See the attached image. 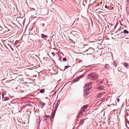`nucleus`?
Segmentation results:
<instances>
[{
  "label": "nucleus",
  "mask_w": 129,
  "mask_h": 129,
  "mask_svg": "<svg viewBox=\"0 0 129 129\" xmlns=\"http://www.w3.org/2000/svg\"><path fill=\"white\" fill-rule=\"evenodd\" d=\"M33 56L34 57H35V56H36V57H37L38 58L39 57L37 55H36L35 54H33Z\"/></svg>",
  "instance_id": "nucleus-27"
},
{
  "label": "nucleus",
  "mask_w": 129,
  "mask_h": 129,
  "mask_svg": "<svg viewBox=\"0 0 129 129\" xmlns=\"http://www.w3.org/2000/svg\"><path fill=\"white\" fill-rule=\"evenodd\" d=\"M98 77V74H94L93 73L92 79L95 80L97 79Z\"/></svg>",
  "instance_id": "nucleus-3"
},
{
  "label": "nucleus",
  "mask_w": 129,
  "mask_h": 129,
  "mask_svg": "<svg viewBox=\"0 0 129 129\" xmlns=\"http://www.w3.org/2000/svg\"><path fill=\"white\" fill-rule=\"evenodd\" d=\"M58 107V106H55V108L54 111V112H52L51 114V116L52 117V120H53L54 117L55 116V113Z\"/></svg>",
  "instance_id": "nucleus-2"
},
{
  "label": "nucleus",
  "mask_w": 129,
  "mask_h": 129,
  "mask_svg": "<svg viewBox=\"0 0 129 129\" xmlns=\"http://www.w3.org/2000/svg\"><path fill=\"white\" fill-rule=\"evenodd\" d=\"M88 51V54H91L94 51V49L91 47H90L89 48L87 49L84 51Z\"/></svg>",
  "instance_id": "nucleus-1"
},
{
  "label": "nucleus",
  "mask_w": 129,
  "mask_h": 129,
  "mask_svg": "<svg viewBox=\"0 0 129 129\" xmlns=\"http://www.w3.org/2000/svg\"><path fill=\"white\" fill-rule=\"evenodd\" d=\"M109 66L108 64H105V67L107 69H109Z\"/></svg>",
  "instance_id": "nucleus-16"
},
{
  "label": "nucleus",
  "mask_w": 129,
  "mask_h": 129,
  "mask_svg": "<svg viewBox=\"0 0 129 129\" xmlns=\"http://www.w3.org/2000/svg\"><path fill=\"white\" fill-rule=\"evenodd\" d=\"M44 89H42L40 90V92L41 93H43L44 92Z\"/></svg>",
  "instance_id": "nucleus-19"
},
{
  "label": "nucleus",
  "mask_w": 129,
  "mask_h": 129,
  "mask_svg": "<svg viewBox=\"0 0 129 129\" xmlns=\"http://www.w3.org/2000/svg\"><path fill=\"white\" fill-rule=\"evenodd\" d=\"M67 60V59L66 58L64 57L63 59V61H65Z\"/></svg>",
  "instance_id": "nucleus-24"
},
{
  "label": "nucleus",
  "mask_w": 129,
  "mask_h": 129,
  "mask_svg": "<svg viewBox=\"0 0 129 129\" xmlns=\"http://www.w3.org/2000/svg\"><path fill=\"white\" fill-rule=\"evenodd\" d=\"M70 66H69L70 67ZM69 67V66H65L64 67V68L65 69H68V67Z\"/></svg>",
  "instance_id": "nucleus-30"
},
{
  "label": "nucleus",
  "mask_w": 129,
  "mask_h": 129,
  "mask_svg": "<svg viewBox=\"0 0 129 129\" xmlns=\"http://www.w3.org/2000/svg\"><path fill=\"white\" fill-rule=\"evenodd\" d=\"M117 64V63H116L115 61H114V63L113 64V65L115 67H116Z\"/></svg>",
  "instance_id": "nucleus-20"
},
{
  "label": "nucleus",
  "mask_w": 129,
  "mask_h": 129,
  "mask_svg": "<svg viewBox=\"0 0 129 129\" xmlns=\"http://www.w3.org/2000/svg\"><path fill=\"white\" fill-rule=\"evenodd\" d=\"M105 93V92H102L100 93L98 95V98L101 97Z\"/></svg>",
  "instance_id": "nucleus-7"
},
{
  "label": "nucleus",
  "mask_w": 129,
  "mask_h": 129,
  "mask_svg": "<svg viewBox=\"0 0 129 129\" xmlns=\"http://www.w3.org/2000/svg\"><path fill=\"white\" fill-rule=\"evenodd\" d=\"M119 98H117V101L118 102H119Z\"/></svg>",
  "instance_id": "nucleus-32"
},
{
  "label": "nucleus",
  "mask_w": 129,
  "mask_h": 129,
  "mask_svg": "<svg viewBox=\"0 0 129 129\" xmlns=\"http://www.w3.org/2000/svg\"><path fill=\"white\" fill-rule=\"evenodd\" d=\"M84 119L81 120L80 121V123H79V124L80 125H82L84 122Z\"/></svg>",
  "instance_id": "nucleus-12"
},
{
  "label": "nucleus",
  "mask_w": 129,
  "mask_h": 129,
  "mask_svg": "<svg viewBox=\"0 0 129 129\" xmlns=\"http://www.w3.org/2000/svg\"><path fill=\"white\" fill-rule=\"evenodd\" d=\"M104 87L102 86H101L98 87L97 89L99 90H102L104 89Z\"/></svg>",
  "instance_id": "nucleus-10"
},
{
  "label": "nucleus",
  "mask_w": 129,
  "mask_h": 129,
  "mask_svg": "<svg viewBox=\"0 0 129 129\" xmlns=\"http://www.w3.org/2000/svg\"><path fill=\"white\" fill-rule=\"evenodd\" d=\"M51 119V121H52L53 120H52V118H51V117H50Z\"/></svg>",
  "instance_id": "nucleus-34"
},
{
  "label": "nucleus",
  "mask_w": 129,
  "mask_h": 129,
  "mask_svg": "<svg viewBox=\"0 0 129 129\" xmlns=\"http://www.w3.org/2000/svg\"><path fill=\"white\" fill-rule=\"evenodd\" d=\"M83 91L84 92L83 95L84 96H87L89 94V92L88 91H86V90H83Z\"/></svg>",
  "instance_id": "nucleus-4"
},
{
  "label": "nucleus",
  "mask_w": 129,
  "mask_h": 129,
  "mask_svg": "<svg viewBox=\"0 0 129 129\" xmlns=\"http://www.w3.org/2000/svg\"><path fill=\"white\" fill-rule=\"evenodd\" d=\"M123 32L124 34H128L129 33L128 31L126 29H124Z\"/></svg>",
  "instance_id": "nucleus-13"
},
{
  "label": "nucleus",
  "mask_w": 129,
  "mask_h": 129,
  "mask_svg": "<svg viewBox=\"0 0 129 129\" xmlns=\"http://www.w3.org/2000/svg\"><path fill=\"white\" fill-rule=\"evenodd\" d=\"M124 66L125 67H127L128 66V64L127 63H125L124 64Z\"/></svg>",
  "instance_id": "nucleus-21"
},
{
  "label": "nucleus",
  "mask_w": 129,
  "mask_h": 129,
  "mask_svg": "<svg viewBox=\"0 0 129 129\" xmlns=\"http://www.w3.org/2000/svg\"><path fill=\"white\" fill-rule=\"evenodd\" d=\"M93 73H91L89 74L87 76V78L88 79H89V78H92V76Z\"/></svg>",
  "instance_id": "nucleus-5"
},
{
  "label": "nucleus",
  "mask_w": 129,
  "mask_h": 129,
  "mask_svg": "<svg viewBox=\"0 0 129 129\" xmlns=\"http://www.w3.org/2000/svg\"><path fill=\"white\" fill-rule=\"evenodd\" d=\"M85 90H86V91H88V90H89L90 89V88H89L87 87V88H85Z\"/></svg>",
  "instance_id": "nucleus-26"
},
{
  "label": "nucleus",
  "mask_w": 129,
  "mask_h": 129,
  "mask_svg": "<svg viewBox=\"0 0 129 129\" xmlns=\"http://www.w3.org/2000/svg\"><path fill=\"white\" fill-rule=\"evenodd\" d=\"M126 113L127 115H128V114L126 112Z\"/></svg>",
  "instance_id": "nucleus-39"
},
{
  "label": "nucleus",
  "mask_w": 129,
  "mask_h": 129,
  "mask_svg": "<svg viewBox=\"0 0 129 129\" xmlns=\"http://www.w3.org/2000/svg\"><path fill=\"white\" fill-rule=\"evenodd\" d=\"M100 83H102V82H101Z\"/></svg>",
  "instance_id": "nucleus-41"
},
{
  "label": "nucleus",
  "mask_w": 129,
  "mask_h": 129,
  "mask_svg": "<svg viewBox=\"0 0 129 129\" xmlns=\"http://www.w3.org/2000/svg\"><path fill=\"white\" fill-rule=\"evenodd\" d=\"M52 55L53 56H54L55 55V53L53 52H52Z\"/></svg>",
  "instance_id": "nucleus-29"
},
{
  "label": "nucleus",
  "mask_w": 129,
  "mask_h": 129,
  "mask_svg": "<svg viewBox=\"0 0 129 129\" xmlns=\"http://www.w3.org/2000/svg\"><path fill=\"white\" fill-rule=\"evenodd\" d=\"M105 8H107L108 10H112L113 9V8L111 6H108L107 5H106L105 6Z\"/></svg>",
  "instance_id": "nucleus-6"
},
{
  "label": "nucleus",
  "mask_w": 129,
  "mask_h": 129,
  "mask_svg": "<svg viewBox=\"0 0 129 129\" xmlns=\"http://www.w3.org/2000/svg\"><path fill=\"white\" fill-rule=\"evenodd\" d=\"M117 25L116 24V25H115L114 26V29H115L116 28V27H117Z\"/></svg>",
  "instance_id": "nucleus-35"
},
{
  "label": "nucleus",
  "mask_w": 129,
  "mask_h": 129,
  "mask_svg": "<svg viewBox=\"0 0 129 129\" xmlns=\"http://www.w3.org/2000/svg\"><path fill=\"white\" fill-rule=\"evenodd\" d=\"M124 33L122 31L119 34H118L117 35H123V34Z\"/></svg>",
  "instance_id": "nucleus-25"
},
{
  "label": "nucleus",
  "mask_w": 129,
  "mask_h": 129,
  "mask_svg": "<svg viewBox=\"0 0 129 129\" xmlns=\"http://www.w3.org/2000/svg\"><path fill=\"white\" fill-rule=\"evenodd\" d=\"M118 31H117L116 32V33H117V32Z\"/></svg>",
  "instance_id": "nucleus-40"
},
{
  "label": "nucleus",
  "mask_w": 129,
  "mask_h": 129,
  "mask_svg": "<svg viewBox=\"0 0 129 129\" xmlns=\"http://www.w3.org/2000/svg\"><path fill=\"white\" fill-rule=\"evenodd\" d=\"M18 40H17L15 42V43L14 44V45H17L18 43Z\"/></svg>",
  "instance_id": "nucleus-22"
},
{
  "label": "nucleus",
  "mask_w": 129,
  "mask_h": 129,
  "mask_svg": "<svg viewBox=\"0 0 129 129\" xmlns=\"http://www.w3.org/2000/svg\"><path fill=\"white\" fill-rule=\"evenodd\" d=\"M126 124V126H127V124Z\"/></svg>",
  "instance_id": "nucleus-43"
},
{
  "label": "nucleus",
  "mask_w": 129,
  "mask_h": 129,
  "mask_svg": "<svg viewBox=\"0 0 129 129\" xmlns=\"http://www.w3.org/2000/svg\"><path fill=\"white\" fill-rule=\"evenodd\" d=\"M59 68L62 71V69H61Z\"/></svg>",
  "instance_id": "nucleus-37"
},
{
  "label": "nucleus",
  "mask_w": 129,
  "mask_h": 129,
  "mask_svg": "<svg viewBox=\"0 0 129 129\" xmlns=\"http://www.w3.org/2000/svg\"><path fill=\"white\" fill-rule=\"evenodd\" d=\"M94 64H92L91 65H90L89 66H90L91 67H94Z\"/></svg>",
  "instance_id": "nucleus-28"
},
{
  "label": "nucleus",
  "mask_w": 129,
  "mask_h": 129,
  "mask_svg": "<svg viewBox=\"0 0 129 129\" xmlns=\"http://www.w3.org/2000/svg\"><path fill=\"white\" fill-rule=\"evenodd\" d=\"M126 119L127 120V122L128 124H129V121L128 120V119H127V118H126Z\"/></svg>",
  "instance_id": "nucleus-33"
},
{
  "label": "nucleus",
  "mask_w": 129,
  "mask_h": 129,
  "mask_svg": "<svg viewBox=\"0 0 129 129\" xmlns=\"http://www.w3.org/2000/svg\"><path fill=\"white\" fill-rule=\"evenodd\" d=\"M80 79L79 78H76L74 80V82H77L78 81H79Z\"/></svg>",
  "instance_id": "nucleus-15"
},
{
  "label": "nucleus",
  "mask_w": 129,
  "mask_h": 129,
  "mask_svg": "<svg viewBox=\"0 0 129 129\" xmlns=\"http://www.w3.org/2000/svg\"><path fill=\"white\" fill-rule=\"evenodd\" d=\"M49 117H51L49 115H46L45 116V118H44V119L45 120H47V119Z\"/></svg>",
  "instance_id": "nucleus-14"
},
{
  "label": "nucleus",
  "mask_w": 129,
  "mask_h": 129,
  "mask_svg": "<svg viewBox=\"0 0 129 129\" xmlns=\"http://www.w3.org/2000/svg\"><path fill=\"white\" fill-rule=\"evenodd\" d=\"M7 45H8V47L9 48H10L11 49H12V50H14L12 48L11 46L9 44H7Z\"/></svg>",
  "instance_id": "nucleus-18"
},
{
  "label": "nucleus",
  "mask_w": 129,
  "mask_h": 129,
  "mask_svg": "<svg viewBox=\"0 0 129 129\" xmlns=\"http://www.w3.org/2000/svg\"><path fill=\"white\" fill-rule=\"evenodd\" d=\"M59 60H60V61H61V59H60L59 58Z\"/></svg>",
  "instance_id": "nucleus-38"
},
{
  "label": "nucleus",
  "mask_w": 129,
  "mask_h": 129,
  "mask_svg": "<svg viewBox=\"0 0 129 129\" xmlns=\"http://www.w3.org/2000/svg\"><path fill=\"white\" fill-rule=\"evenodd\" d=\"M91 84V82H88L85 85V88H86L89 87Z\"/></svg>",
  "instance_id": "nucleus-8"
},
{
  "label": "nucleus",
  "mask_w": 129,
  "mask_h": 129,
  "mask_svg": "<svg viewBox=\"0 0 129 129\" xmlns=\"http://www.w3.org/2000/svg\"><path fill=\"white\" fill-rule=\"evenodd\" d=\"M65 70L64 69V70H63V71H64Z\"/></svg>",
  "instance_id": "nucleus-42"
},
{
  "label": "nucleus",
  "mask_w": 129,
  "mask_h": 129,
  "mask_svg": "<svg viewBox=\"0 0 129 129\" xmlns=\"http://www.w3.org/2000/svg\"><path fill=\"white\" fill-rule=\"evenodd\" d=\"M45 103H43V102H42L41 103V105L43 106H44L45 105Z\"/></svg>",
  "instance_id": "nucleus-23"
},
{
  "label": "nucleus",
  "mask_w": 129,
  "mask_h": 129,
  "mask_svg": "<svg viewBox=\"0 0 129 129\" xmlns=\"http://www.w3.org/2000/svg\"><path fill=\"white\" fill-rule=\"evenodd\" d=\"M84 67H86V68H88V66H83L82 67V68H84Z\"/></svg>",
  "instance_id": "nucleus-36"
},
{
  "label": "nucleus",
  "mask_w": 129,
  "mask_h": 129,
  "mask_svg": "<svg viewBox=\"0 0 129 129\" xmlns=\"http://www.w3.org/2000/svg\"><path fill=\"white\" fill-rule=\"evenodd\" d=\"M85 111L84 110H82L80 112L79 114V115L78 116V117H79L81 116V115H80V114H82Z\"/></svg>",
  "instance_id": "nucleus-9"
},
{
  "label": "nucleus",
  "mask_w": 129,
  "mask_h": 129,
  "mask_svg": "<svg viewBox=\"0 0 129 129\" xmlns=\"http://www.w3.org/2000/svg\"><path fill=\"white\" fill-rule=\"evenodd\" d=\"M87 107V105H86L83 106L82 107V110H84L85 111L86 110L85 109H86Z\"/></svg>",
  "instance_id": "nucleus-11"
},
{
  "label": "nucleus",
  "mask_w": 129,
  "mask_h": 129,
  "mask_svg": "<svg viewBox=\"0 0 129 129\" xmlns=\"http://www.w3.org/2000/svg\"><path fill=\"white\" fill-rule=\"evenodd\" d=\"M104 100V99H103L101 98V100L99 101V102H100V101H101L102 100L103 101V100Z\"/></svg>",
  "instance_id": "nucleus-31"
},
{
  "label": "nucleus",
  "mask_w": 129,
  "mask_h": 129,
  "mask_svg": "<svg viewBox=\"0 0 129 129\" xmlns=\"http://www.w3.org/2000/svg\"><path fill=\"white\" fill-rule=\"evenodd\" d=\"M42 37V38L44 39L47 38V37L46 36L44 35L43 34H41Z\"/></svg>",
  "instance_id": "nucleus-17"
}]
</instances>
